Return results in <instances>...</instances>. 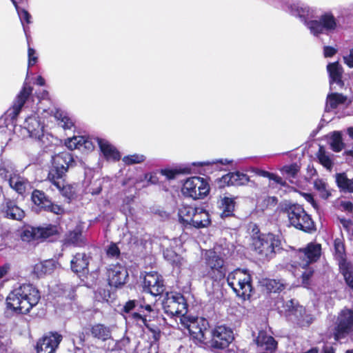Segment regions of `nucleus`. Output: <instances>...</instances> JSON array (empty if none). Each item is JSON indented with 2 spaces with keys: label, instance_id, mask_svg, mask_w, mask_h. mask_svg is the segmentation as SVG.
<instances>
[{
  "label": "nucleus",
  "instance_id": "nucleus-1",
  "mask_svg": "<svg viewBox=\"0 0 353 353\" xmlns=\"http://www.w3.org/2000/svg\"><path fill=\"white\" fill-rule=\"evenodd\" d=\"M251 250L262 261H270L281 250L282 244L280 237L272 232L263 233L257 225L252 229Z\"/></svg>",
  "mask_w": 353,
  "mask_h": 353
},
{
  "label": "nucleus",
  "instance_id": "nucleus-2",
  "mask_svg": "<svg viewBox=\"0 0 353 353\" xmlns=\"http://www.w3.org/2000/svg\"><path fill=\"white\" fill-rule=\"evenodd\" d=\"M41 299L39 290L30 283H23L11 291L6 298L7 307L17 314H26Z\"/></svg>",
  "mask_w": 353,
  "mask_h": 353
},
{
  "label": "nucleus",
  "instance_id": "nucleus-3",
  "mask_svg": "<svg viewBox=\"0 0 353 353\" xmlns=\"http://www.w3.org/2000/svg\"><path fill=\"white\" fill-rule=\"evenodd\" d=\"M227 282L236 295L243 301L249 300L254 292L252 277L247 270L237 268L231 272Z\"/></svg>",
  "mask_w": 353,
  "mask_h": 353
},
{
  "label": "nucleus",
  "instance_id": "nucleus-4",
  "mask_svg": "<svg viewBox=\"0 0 353 353\" xmlns=\"http://www.w3.org/2000/svg\"><path fill=\"white\" fill-rule=\"evenodd\" d=\"M283 211L288 214L291 225L305 232L311 233L316 230L315 224L303 206L299 204H285Z\"/></svg>",
  "mask_w": 353,
  "mask_h": 353
},
{
  "label": "nucleus",
  "instance_id": "nucleus-5",
  "mask_svg": "<svg viewBox=\"0 0 353 353\" xmlns=\"http://www.w3.org/2000/svg\"><path fill=\"white\" fill-rule=\"evenodd\" d=\"M77 165L73 154L68 152H61L52 157L51 165L47 175L48 181L66 178L70 168Z\"/></svg>",
  "mask_w": 353,
  "mask_h": 353
},
{
  "label": "nucleus",
  "instance_id": "nucleus-6",
  "mask_svg": "<svg viewBox=\"0 0 353 353\" xmlns=\"http://www.w3.org/2000/svg\"><path fill=\"white\" fill-rule=\"evenodd\" d=\"M332 335L336 341L353 334V310L347 307L338 312L332 327Z\"/></svg>",
  "mask_w": 353,
  "mask_h": 353
},
{
  "label": "nucleus",
  "instance_id": "nucleus-7",
  "mask_svg": "<svg viewBox=\"0 0 353 353\" xmlns=\"http://www.w3.org/2000/svg\"><path fill=\"white\" fill-rule=\"evenodd\" d=\"M205 268L204 276L215 282L223 279L227 272L224 259L212 250H208L205 254Z\"/></svg>",
  "mask_w": 353,
  "mask_h": 353
},
{
  "label": "nucleus",
  "instance_id": "nucleus-8",
  "mask_svg": "<svg viewBox=\"0 0 353 353\" xmlns=\"http://www.w3.org/2000/svg\"><path fill=\"white\" fill-rule=\"evenodd\" d=\"M210 191V184L206 179L192 176L187 179L181 188V192L185 197L194 200L203 199Z\"/></svg>",
  "mask_w": 353,
  "mask_h": 353
},
{
  "label": "nucleus",
  "instance_id": "nucleus-9",
  "mask_svg": "<svg viewBox=\"0 0 353 353\" xmlns=\"http://www.w3.org/2000/svg\"><path fill=\"white\" fill-rule=\"evenodd\" d=\"M162 305L165 313L168 316H181V318L186 316L188 304L184 296L181 293L173 292L167 293Z\"/></svg>",
  "mask_w": 353,
  "mask_h": 353
},
{
  "label": "nucleus",
  "instance_id": "nucleus-10",
  "mask_svg": "<svg viewBox=\"0 0 353 353\" xmlns=\"http://www.w3.org/2000/svg\"><path fill=\"white\" fill-rule=\"evenodd\" d=\"M58 226L53 224H46L45 226L26 228L21 232V238L23 241L43 242L59 234Z\"/></svg>",
  "mask_w": 353,
  "mask_h": 353
},
{
  "label": "nucleus",
  "instance_id": "nucleus-11",
  "mask_svg": "<svg viewBox=\"0 0 353 353\" xmlns=\"http://www.w3.org/2000/svg\"><path fill=\"white\" fill-rule=\"evenodd\" d=\"M181 323L188 330L191 339L194 342L203 343L205 333L208 331L209 323L205 318L183 316Z\"/></svg>",
  "mask_w": 353,
  "mask_h": 353
},
{
  "label": "nucleus",
  "instance_id": "nucleus-12",
  "mask_svg": "<svg viewBox=\"0 0 353 353\" xmlns=\"http://www.w3.org/2000/svg\"><path fill=\"white\" fill-rule=\"evenodd\" d=\"M62 340L63 336L58 332H48L37 340L36 353H56Z\"/></svg>",
  "mask_w": 353,
  "mask_h": 353
},
{
  "label": "nucleus",
  "instance_id": "nucleus-13",
  "mask_svg": "<svg viewBox=\"0 0 353 353\" xmlns=\"http://www.w3.org/2000/svg\"><path fill=\"white\" fill-rule=\"evenodd\" d=\"M321 245L310 242L304 248H300L297 252L299 261L297 263L303 268H307L311 263H315L321 257Z\"/></svg>",
  "mask_w": 353,
  "mask_h": 353
},
{
  "label": "nucleus",
  "instance_id": "nucleus-14",
  "mask_svg": "<svg viewBox=\"0 0 353 353\" xmlns=\"http://www.w3.org/2000/svg\"><path fill=\"white\" fill-rule=\"evenodd\" d=\"M212 346L217 349H225L234 339L232 330L225 325H216L211 330Z\"/></svg>",
  "mask_w": 353,
  "mask_h": 353
},
{
  "label": "nucleus",
  "instance_id": "nucleus-15",
  "mask_svg": "<svg viewBox=\"0 0 353 353\" xmlns=\"http://www.w3.org/2000/svg\"><path fill=\"white\" fill-rule=\"evenodd\" d=\"M142 283L144 291L154 296L162 294L165 290L162 276L157 272H145Z\"/></svg>",
  "mask_w": 353,
  "mask_h": 353
},
{
  "label": "nucleus",
  "instance_id": "nucleus-16",
  "mask_svg": "<svg viewBox=\"0 0 353 353\" xmlns=\"http://www.w3.org/2000/svg\"><path fill=\"white\" fill-rule=\"evenodd\" d=\"M106 274L108 284L117 288L125 285L128 279L127 269L119 263L111 265L107 270Z\"/></svg>",
  "mask_w": 353,
  "mask_h": 353
},
{
  "label": "nucleus",
  "instance_id": "nucleus-17",
  "mask_svg": "<svg viewBox=\"0 0 353 353\" xmlns=\"http://www.w3.org/2000/svg\"><path fill=\"white\" fill-rule=\"evenodd\" d=\"M0 212L4 218L18 221H21L26 216L24 210L18 206L17 201L10 198H4Z\"/></svg>",
  "mask_w": 353,
  "mask_h": 353
},
{
  "label": "nucleus",
  "instance_id": "nucleus-18",
  "mask_svg": "<svg viewBox=\"0 0 353 353\" xmlns=\"http://www.w3.org/2000/svg\"><path fill=\"white\" fill-rule=\"evenodd\" d=\"M249 181L250 177L239 171L230 172L217 179L219 188H224L226 186L245 185Z\"/></svg>",
  "mask_w": 353,
  "mask_h": 353
},
{
  "label": "nucleus",
  "instance_id": "nucleus-19",
  "mask_svg": "<svg viewBox=\"0 0 353 353\" xmlns=\"http://www.w3.org/2000/svg\"><path fill=\"white\" fill-rule=\"evenodd\" d=\"M33 88L26 83L23 84L19 93L13 101L12 107L9 109V116L11 119H15L21 111L22 108L32 94Z\"/></svg>",
  "mask_w": 353,
  "mask_h": 353
},
{
  "label": "nucleus",
  "instance_id": "nucleus-20",
  "mask_svg": "<svg viewBox=\"0 0 353 353\" xmlns=\"http://www.w3.org/2000/svg\"><path fill=\"white\" fill-rule=\"evenodd\" d=\"M24 128L32 138L41 139L43 137L44 126L41 123L40 117L38 115L32 114L28 117L24 122Z\"/></svg>",
  "mask_w": 353,
  "mask_h": 353
},
{
  "label": "nucleus",
  "instance_id": "nucleus-21",
  "mask_svg": "<svg viewBox=\"0 0 353 353\" xmlns=\"http://www.w3.org/2000/svg\"><path fill=\"white\" fill-rule=\"evenodd\" d=\"M57 268V263L53 259H48L36 263L32 272V274L37 279L43 278L51 274Z\"/></svg>",
  "mask_w": 353,
  "mask_h": 353
},
{
  "label": "nucleus",
  "instance_id": "nucleus-22",
  "mask_svg": "<svg viewBox=\"0 0 353 353\" xmlns=\"http://www.w3.org/2000/svg\"><path fill=\"white\" fill-rule=\"evenodd\" d=\"M255 343L258 347L270 353H274L278 348V342L273 336L268 335L265 331L259 332Z\"/></svg>",
  "mask_w": 353,
  "mask_h": 353
},
{
  "label": "nucleus",
  "instance_id": "nucleus-23",
  "mask_svg": "<svg viewBox=\"0 0 353 353\" xmlns=\"http://www.w3.org/2000/svg\"><path fill=\"white\" fill-rule=\"evenodd\" d=\"M133 310H137V312H145L148 314L154 311L152 305L147 303L143 297L129 300L123 307V312L127 314L130 313Z\"/></svg>",
  "mask_w": 353,
  "mask_h": 353
},
{
  "label": "nucleus",
  "instance_id": "nucleus-24",
  "mask_svg": "<svg viewBox=\"0 0 353 353\" xmlns=\"http://www.w3.org/2000/svg\"><path fill=\"white\" fill-rule=\"evenodd\" d=\"M65 145L71 150L83 148L88 152H91L94 148L92 141L88 137L82 136H74L72 138H68L65 140Z\"/></svg>",
  "mask_w": 353,
  "mask_h": 353
},
{
  "label": "nucleus",
  "instance_id": "nucleus-25",
  "mask_svg": "<svg viewBox=\"0 0 353 353\" xmlns=\"http://www.w3.org/2000/svg\"><path fill=\"white\" fill-rule=\"evenodd\" d=\"M97 143L101 152L106 160L112 159L114 161H118L121 159L119 151L108 140L97 138Z\"/></svg>",
  "mask_w": 353,
  "mask_h": 353
},
{
  "label": "nucleus",
  "instance_id": "nucleus-26",
  "mask_svg": "<svg viewBox=\"0 0 353 353\" xmlns=\"http://www.w3.org/2000/svg\"><path fill=\"white\" fill-rule=\"evenodd\" d=\"M63 243L67 246H83L85 245V238L83 236L81 228L79 226H77L73 230L68 231L65 234Z\"/></svg>",
  "mask_w": 353,
  "mask_h": 353
},
{
  "label": "nucleus",
  "instance_id": "nucleus-27",
  "mask_svg": "<svg viewBox=\"0 0 353 353\" xmlns=\"http://www.w3.org/2000/svg\"><path fill=\"white\" fill-rule=\"evenodd\" d=\"M211 224L210 215L207 210L197 207L189 228L197 229L208 227Z\"/></svg>",
  "mask_w": 353,
  "mask_h": 353
},
{
  "label": "nucleus",
  "instance_id": "nucleus-28",
  "mask_svg": "<svg viewBox=\"0 0 353 353\" xmlns=\"http://www.w3.org/2000/svg\"><path fill=\"white\" fill-rule=\"evenodd\" d=\"M327 70L329 74L330 84L336 83L339 88L344 86L342 80L343 69L338 61L330 63L327 65Z\"/></svg>",
  "mask_w": 353,
  "mask_h": 353
},
{
  "label": "nucleus",
  "instance_id": "nucleus-29",
  "mask_svg": "<svg viewBox=\"0 0 353 353\" xmlns=\"http://www.w3.org/2000/svg\"><path fill=\"white\" fill-rule=\"evenodd\" d=\"M85 334L91 336L94 339L105 341L111 337L110 329L102 323H95L90 325L88 331H85Z\"/></svg>",
  "mask_w": 353,
  "mask_h": 353
},
{
  "label": "nucleus",
  "instance_id": "nucleus-30",
  "mask_svg": "<svg viewBox=\"0 0 353 353\" xmlns=\"http://www.w3.org/2000/svg\"><path fill=\"white\" fill-rule=\"evenodd\" d=\"M262 291L267 294L279 293L285 290L286 284L281 280L264 278L259 281Z\"/></svg>",
  "mask_w": 353,
  "mask_h": 353
},
{
  "label": "nucleus",
  "instance_id": "nucleus-31",
  "mask_svg": "<svg viewBox=\"0 0 353 353\" xmlns=\"http://www.w3.org/2000/svg\"><path fill=\"white\" fill-rule=\"evenodd\" d=\"M89 261L85 253H77L70 261V268L76 274L88 272Z\"/></svg>",
  "mask_w": 353,
  "mask_h": 353
},
{
  "label": "nucleus",
  "instance_id": "nucleus-32",
  "mask_svg": "<svg viewBox=\"0 0 353 353\" xmlns=\"http://www.w3.org/2000/svg\"><path fill=\"white\" fill-rule=\"evenodd\" d=\"M334 259L338 261L339 268L350 263L347 261V254L343 238H336L334 240Z\"/></svg>",
  "mask_w": 353,
  "mask_h": 353
},
{
  "label": "nucleus",
  "instance_id": "nucleus-33",
  "mask_svg": "<svg viewBox=\"0 0 353 353\" xmlns=\"http://www.w3.org/2000/svg\"><path fill=\"white\" fill-rule=\"evenodd\" d=\"M196 206L190 205H183L178 211V216L179 222L185 228H189L194 213L196 212Z\"/></svg>",
  "mask_w": 353,
  "mask_h": 353
},
{
  "label": "nucleus",
  "instance_id": "nucleus-34",
  "mask_svg": "<svg viewBox=\"0 0 353 353\" xmlns=\"http://www.w3.org/2000/svg\"><path fill=\"white\" fill-rule=\"evenodd\" d=\"M49 181L59 191L63 197L70 200L74 197V188L71 184L66 183V178Z\"/></svg>",
  "mask_w": 353,
  "mask_h": 353
},
{
  "label": "nucleus",
  "instance_id": "nucleus-35",
  "mask_svg": "<svg viewBox=\"0 0 353 353\" xmlns=\"http://www.w3.org/2000/svg\"><path fill=\"white\" fill-rule=\"evenodd\" d=\"M335 181L340 192L344 193H353V178L348 179L345 172L336 173Z\"/></svg>",
  "mask_w": 353,
  "mask_h": 353
},
{
  "label": "nucleus",
  "instance_id": "nucleus-36",
  "mask_svg": "<svg viewBox=\"0 0 353 353\" xmlns=\"http://www.w3.org/2000/svg\"><path fill=\"white\" fill-rule=\"evenodd\" d=\"M31 200L39 209L46 210L49 207L50 199L42 190L34 189L31 194Z\"/></svg>",
  "mask_w": 353,
  "mask_h": 353
},
{
  "label": "nucleus",
  "instance_id": "nucleus-37",
  "mask_svg": "<svg viewBox=\"0 0 353 353\" xmlns=\"http://www.w3.org/2000/svg\"><path fill=\"white\" fill-rule=\"evenodd\" d=\"M235 201L233 198L224 196L221 200L220 208L222 210L220 216L221 219L234 216Z\"/></svg>",
  "mask_w": 353,
  "mask_h": 353
},
{
  "label": "nucleus",
  "instance_id": "nucleus-38",
  "mask_svg": "<svg viewBox=\"0 0 353 353\" xmlns=\"http://www.w3.org/2000/svg\"><path fill=\"white\" fill-rule=\"evenodd\" d=\"M300 170L301 166L296 163L285 165L280 169L281 174L285 176V179L288 180L290 183H294V179L297 177Z\"/></svg>",
  "mask_w": 353,
  "mask_h": 353
},
{
  "label": "nucleus",
  "instance_id": "nucleus-39",
  "mask_svg": "<svg viewBox=\"0 0 353 353\" xmlns=\"http://www.w3.org/2000/svg\"><path fill=\"white\" fill-rule=\"evenodd\" d=\"M191 168L188 167L179 168H164L159 170L162 176H164L168 180H173L179 175L182 174H190Z\"/></svg>",
  "mask_w": 353,
  "mask_h": 353
},
{
  "label": "nucleus",
  "instance_id": "nucleus-40",
  "mask_svg": "<svg viewBox=\"0 0 353 353\" xmlns=\"http://www.w3.org/2000/svg\"><path fill=\"white\" fill-rule=\"evenodd\" d=\"M28 182L19 176L10 177L9 179L10 186L19 194H23L26 191Z\"/></svg>",
  "mask_w": 353,
  "mask_h": 353
},
{
  "label": "nucleus",
  "instance_id": "nucleus-41",
  "mask_svg": "<svg viewBox=\"0 0 353 353\" xmlns=\"http://www.w3.org/2000/svg\"><path fill=\"white\" fill-rule=\"evenodd\" d=\"M347 100V97L343 94L338 92H333L327 97V105L330 108L333 110L336 109L339 105L343 104Z\"/></svg>",
  "mask_w": 353,
  "mask_h": 353
},
{
  "label": "nucleus",
  "instance_id": "nucleus-42",
  "mask_svg": "<svg viewBox=\"0 0 353 353\" xmlns=\"http://www.w3.org/2000/svg\"><path fill=\"white\" fill-rule=\"evenodd\" d=\"M255 173L259 176L268 178L270 180L274 181L276 183L280 185L281 187H288L287 181L274 173L261 169H256Z\"/></svg>",
  "mask_w": 353,
  "mask_h": 353
},
{
  "label": "nucleus",
  "instance_id": "nucleus-43",
  "mask_svg": "<svg viewBox=\"0 0 353 353\" xmlns=\"http://www.w3.org/2000/svg\"><path fill=\"white\" fill-rule=\"evenodd\" d=\"M320 20L324 30H334L336 28V21L331 12H325L320 17Z\"/></svg>",
  "mask_w": 353,
  "mask_h": 353
},
{
  "label": "nucleus",
  "instance_id": "nucleus-44",
  "mask_svg": "<svg viewBox=\"0 0 353 353\" xmlns=\"http://www.w3.org/2000/svg\"><path fill=\"white\" fill-rule=\"evenodd\" d=\"M319 162L327 170L331 171L334 163L332 159L326 154V152L323 146H320L316 154Z\"/></svg>",
  "mask_w": 353,
  "mask_h": 353
},
{
  "label": "nucleus",
  "instance_id": "nucleus-45",
  "mask_svg": "<svg viewBox=\"0 0 353 353\" xmlns=\"http://www.w3.org/2000/svg\"><path fill=\"white\" fill-rule=\"evenodd\" d=\"M340 272L348 287L353 291V266L350 263L339 267Z\"/></svg>",
  "mask_w": 353,
  "mask_h": 353
},
{
  "label": "nucleus",
  "instance_id": "nucleus-46",
  "mask_svg": "<svg viewBox=\"0 0 353 353\" xmlns=\"http://www.w3.org/2000/svg\"><path fill=\"white\" fill-rule=\"evenodd\" d=\"M314 188L317 190L319 196L323 199H327L331 196V192L327 189V183L322 179H317L314 183Z\"/></svg>",
  "mask_w": 353,
  "mask_h": 353
},
{
  "label": "nucleus",
  "instance_id": "nucleus-47",
  "mask_svg": "<svg viewBox=\"0 0 353 353\" xmlns=\"http://www.w3.org/2000/svg\"><path fill=\"white\" fill-rule=\"evenodd\" d=\"M284 308L286 315L289 316H297L298 312L301 314L303 311H305V309L303 307V306L299 305L298 303H295L293 299L288 301L284 305Z\"/></svg>",
  "mask_w": 353,
  "mask_h": 353
},
{
  "label": "nucleus",
  "instance_id": "nucleus-48",
  "mask_svg": "<svg viewBox=\"0 0 353 353\" xmlns=\"http://www.w3.org/2000/svg\"><path fill=\"white\" fill-rule=\"evenodd\" d=\"M331 148L334 152H341L344 148L342 135L340 132L335 131L333 132L331 138Z\"/></svg>",
  "mask_w": 353,
  "mask_h": 353
},
{
  "label": "nucleus",
  "instance_id": "nucleus-49",
  "mask_svg": "<svg viewBox=\"0 0 353 353\" xmlns=\"http://www.w3.org/2000/svg\"><path fill=\"white\" fill-rule=\"evenodd\" d=\"M129 316L131 320L136 322L137 324L144 325L147 328H149L148 322L150 321V319H148V313L134 312H132Z\"/></svg>",
  "mask_w": 353,
  "mask_h": 353
},
{
  "label": "nucleus",
  "instance_id": "nucleus-50",
  "mask_svg": "<svg viewBox=\"0 0 353 353\" xmlns=\"http://www.w3.org/2000/svg\"><path fill=\"white\" fill-rule=\"evenodd\" d=\"M54 117L57 121H60L59 124L65 130H70L74 125L72 119L69 117L63 115L62 112L57 111Z\"/></svg>",
  "mask_w": 353,
  "mask_h": 353
},
{
  "label": "nucleus",
  "instance_id": "nucleus-51",
  "mask_svg": "<svg viewBox=\"0 0 353 353\" xmlns=\"http://www.w3.org/2000/svg\"><path fill=\"white\" fill-rule=\"evenodd\" d=\"M230 161L227 159H216L212 161H201V162H194L192 163L193 166H199V167H218L219 165H228L230 163Z\"/></svg>",
  "mask_w": 353,
  "mask_h": 353
},
{
  "label": "nucleus",
  "instance_id": "nucleus-52",
  "mask_svg": "<svg viewBox=\"0 0 353 353\" xmlns=\"http://www.w3.org/2000/svg\"><path fill=\"white\" fill-rule=\"evenodd\" d=\"M123 161L125 165H133L143 163L145 160V157L143 154H133L123 157Z\"/></svg>",
  "mask_w": 353,
  "mask_h": 353
},
{
  "label": "nucleus",
  "instance_id": "nucleus-53",
  "mask_svg": "<svg viewBox=\"0 0 353 353\" xmlns=\"http://www.w3.org/2000/svg\"><path fill=\"white\" fill-rule=\"evenodd\" d=\"M308 28L314 35H318L323 32V28L321 20H311L307 23Z\"/></svg>",
  "mask_w": 353,
  "mask_h": 353
},
{
  "label": "nucleus",
  "instance_id": "nucleus-54",
  "mask_svg": "<svg viewBox=\"0 0 353 353\" xmlns=\"http://www.w3.org/2000/svg\"><path fill=\"white\" fill-rule=\"evenodd\" d=\"M12 2L14 4V7L16 8V9L19 13L21 23L23 24V22H26L27 24L30 23H31V21H30L31 15L28 12V10H26L25 9H21V10H19L17 1L16 0H12Z\"/></svg>",
  "mask_w": 353,
  "mask_h": 353
},
{
  "label": "nucleus",
  "instance_id": "nucleus-55",
  "mask_svg": "<svg viewBox=\"0 0 353 353\" xmlns=\"http://www.w3.org/2000/svg\"><path fill=\"white\" fill-rule=\"evenodd\" d=\"M45 211L52 212L57 215H62L65 212V210L61 205L54 203L52 201H50L49 207L47 208Z\"/></svg>",
  "mask_w": 353,
  "mask_h": 353
},
{
  "label": "nucleus",
  "instance_id": "nucleus-56",
  "mask_svg": "<svg viewBox=\"0 0 353 353\" xmlns=\"http://www.w3.org/2000/svg\"><path fill=\"white\" fill-rule=\"evenodd\" d=\"M138 183L137 180L130 176L125 177L123 181H121V185L122 186H128V189H134L135 190V186L137 183ZM130 190H123L124 193H127L128 191Z\"/></svg>",
  "mask_w": 353,
  "mask_h": 353
},
{
  "label": "nucleus",
  "instance_id": "nucleus-57",
  "mask_svg": "<svg viewBox=\"0 0 353 353\" xmlns=\"http://www.w3.org/2000/svg\"><path fill=\"white\" fill-rule=\"evenodd\" d=\"M149 331L152 333V341L151 345H157L159 346V342L161 336V332L159 328H152L149 326L148 328Z\"/></svg>",
  "mask_w": 353,
  "mask_h": 353
},
{
  "label": "nucleus",
  "instance_id": "nucleus-58",
  "mask_svg": "<svg viewBox=\"0 0 353 353\" xmlns=\"http://www.w3.org/2000/svg\"><path fill=\"white\" fill-rule=\"evenodd\" d=\"M107 255L110 257L119 258L120 256V249L114 243H111L107 249Z\"/></svg>",
  "mask_w": 353,
  "mask_h": 353
},
{
  "label": "nucleus",
  "instance_id": "nucleus-59",
  "mask_svg": "<svg viewBox=\"0 0 353 353\" xmlns=\"http://www.w3.org/2000/svg\"><path fill=\"white\" fill-rule=\"evenodd\" d=\"M28 68L34 65L37 61L38 57L36 56V51L34 48L28 47Z\"/></svg>",
  "mask_w": 353,
  "mask_h": 353
},
{
  "label": "nucleus",
  "instance_id": "nucleus-60",
  "mask_svg": "<svg viewBox=\"0 0 353 353\" xmlns=\"http://www.w3.org/2000/svg\"><path fill=\"white\" fill-rule=\"evenodd\" d=\"M313 274L314 270L312 268L307 269L305 272H303L301 275L302 283L303 284H308L310 279L312 276Z\"/></svg>",
  "mask_w": 353,
  "mask_h": 353
},
{
  "label": "nucleus",
  "instance_id": "nucleus-61",
  "mask_svg": "<svg viewBox=\"0 0 353 353\" xmlns=\"http://www.w3.org/2000/svg\"><path fill=\"white\" fill-rule=\"evenodd\" d=\"M337 52V50L332 46H325L323 54L325 57H332Z\"/></svg>",
  "mask_w": 353,
  "mask_h": 353
},
{
  "label": "nucleus",
  "instance_id": "nucleus-62",
  "mask_svg": "<svg viewBox=\"0 0 353 353\" xmlns=\"http://www.w3.org/2000/svg\"><path fill=\"white\" fill-rule=\"evenodd\" d=\"M130 339L128 338L127 339H123L120 341H119L117 343V346L119 350H124L125 352L128 351V348L126 347L127 345H130Z\"/></svg>",
  "mask_w": 353,
  "mask_h": 353
},
{
  "label": "nucleus",
  "instance_id": "nucleus-63",
  "mask_svg": "<svg viewBox=\"0 0 353 353\" xmlns=\"http://www.w3.org/2000/svg\"><path fill=\"white\" fill-rule=\"evenodd\" d=\"M345 63L350 67L353 68V48L350 50V54L347 57H344Z\"/></svg>",
  "mask_w": 353,
  "mask_h": 353
},
{
  "label": "nucleus",
  "instance_id": "nucleus-64",
  "mask_svg": "<svg viewBox=\"0 0 353 353\" xmlns=\"http://www.w3.org/2000/svg\"><path fill=\"white\" fill-rule=\"evenodd\" d=\"M296 12L299 17L305 18L308 15L309 10L306 8H298Z\"/></svg>",
  "mask_w": 353,
  "mask_h": 353
}]
</instances>
